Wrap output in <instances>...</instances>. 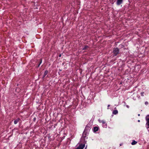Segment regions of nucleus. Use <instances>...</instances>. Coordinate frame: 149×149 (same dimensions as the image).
<instances>
[{
	"mask_svg": "<svg viewBox=\"0 0 149 149\" xmlns=\"http://www.w3.org/2000/svg\"><path fill=\"white\" fill-rule=\"evenodd\" d=\"M144 93V92H142L141 93V95L142 96H144L143 94Z\"/></svg>",
	"mask_w": 149,
	"mask_h": 149,
	"instance_id": "obj_12",
	"label": "nucleus"
},
{
	"mask_svg": "<svg viewBox=\"0 0 149 149\" xmlns=\"http://www.w3.org/2000/svg\"><path fill=\"white\" fill-rule=\"evenodd\" d=\"M145 104L146 105H147L148 104V103L147 101H146L145 102Z\"/></svg>",
	"mask_w": 149,
	"mask_h": 149,
	"instance_id": "obj_14",
	"label": "nucleus"
},
{
	"mask_svg": "<svg viewBox=\"0 0 149 149\" xmlns=\"http://www.w3.org/2000/svg\"><path fill=\"white\" fill-rule=\"evenodd\" d=\"M61 54H60L59 55V57H61Z\"/></svg>",
	"mask_w": 149,
	"mask_h": 149,
	"instance_id": "obj_23",
	"label": "nucleus"
},
{
	"mask_svg": "<svg viewBox=\"0 0 149 149\" xmlns=\"http://www.w3.org/2000/svg\"><path fill=\"white\" fill-rule=\"evenodd\" d=\"M138 116H140V114H138Z\"/></svg>",
	"mask_w": 149,
	"mask_h": 149,
	"instance_id": "obj_25",
	"label": "nucleus"
},
{
	"mask_svg": "<svg viewBox=\"0 0 149 149\" xmlns=\"http://www.w3.org/2000/svg\"><path fill=\"white\" fill-rule=\"evenodd\" d=\"M118 113V111L117 110H114L112 112V113L114 115H116Z\"/></svg>",
	"mask_w": 149,
	"mask_h": 149,
	"instance_id": "obj_9",
	"label": "nucleus"
},
{
	"mask_svg": "<svg viewBox=\"0 0 149 149\" xmlns=\"http://www.w3.org/2000/svg\"><path fill=\"white\" fill-rule=\"evenodd\" d=\"M124 103L125 104V105H124V106H125L127 108H129V107H130L129 106V105H126V103H125V102H124Z\"/></svg>",
	"mask_w": 149,
	"mask_h": 149,
	"instance_id": "obj_11",
	"label": "nucleus"
},
{
	"mask_svg": "<svg viewBox=\"0 0 149 149\" xmlns=\"http://www.w3.org/2000/svg\"><path fill=\"white\" fill-rule=\"evenodd\" d=\"M123 145L122 143H121L120 144V146H121Z\"/></svg>",
	"mask_w": 149,
	"mask_h": 149,
	"instance_id": "obj_20",
	"label": "nucleus"
},
{
	"mask_svg": "<svg viewBox=\"0 0 149 149\" xmlns=\"http://www.w3.org/2000/svg\"><path fill=\"white\" fill-rule=\"evenodd\" d=\"M87 47H88V46H84V49H85L87 48Z\"/></svg>",
	"mask_w": 149,
	"mask_h": 149,
	"instance_id": "obj_17",
	"label": "nucleus"
},
{
	"mask_svg": "<svg viewBox=\"0 0 149 149\" xmlns=\"http://www.w3.org/2000/svg\"><path fill=\"white\" fill-rule=\"evenodd\" d=\"M42 59H40V64L38 65V66L40 65L41 64V63H42Z\"/></svg>",
	"mask_w": 149,
	"mask_h": 149,
	"instance_id": "obj_15",
	"label": "nucleus"
},
{
	"mask_svg": "<svg viewBox=\"0 0 149 149\" xmlns=\"http://www.w3.org/2000/svg\"><path fill=\"white\" fill-rule=\"evenodd\" d=\"M119 49L118 48H114L113 50V54L114 56H116L119 53Z\"/></svg>",
	"mask_w": 149,
	"mask_h": 149,
	"instance_id": "obj_3",
	"label": "nucleus"
},
{
	"mask_svg": "<svg viewBox=\"0 0 149 149\" xmlns=\"http://www.w3.org/2000/svg\"><path fill=\"white\" fill-rule=\"evenodd\" d=\"M146 126H149V115L146 116Z\"/></svg>",
	"mask_w": 149,
	"mask_h": 149,
	"instance_id": "obj_4",
	"label": "nucleus"
},
{
	"mask_svg": "<svg viewBox=\"0 0 149 149\" xmlns=\"http://www.w3.org/2000/svg\"><path fill=\"white\" fill-rule=\"evenodd\" d=\"M86 143V141H85L84 140V147H85V143Z\"/></svg>",
	"mask_w": 149,
	"mask_h": 149,
	"instance_id": "obj_18",
	"label": "nucleus"
},
{
	"mask_svg": "<svg viewBox=\"0 0 149 149\" xmlns=\"http://www.w3.org/2000/svg\"><path fill=\"white\" fill-rule=\"evenodd\" d=\"M133 99L134 100H136V99L134 98V97H133Z\"/></svg>",
	"mask_w": 149,
	"mask_h": 149,
	"instance_id": "obj_22",
	"label": "nucleus"
},
{
	"mask_svg": "<svg viewBox=\"0 0 149 149\" xmlns=\"http://www.w3.org/2000/svg\"><path fill=\"white\" fill-rule=\"evenodd\" d=\"M91 127V125L89 124H88L86 126L84 129V135H85L86 136L88 135Z\"/></svg>",
	"mask_w": 149,
	"mask_h": 149,
	"instance_id": "obj_1",
	"label": "nucleus"
},
{
	"mask_svg": "<svg viewBox=\"0 0 149 149\" xmlns=\"http://www.w3.org/2000/svg\"><path fill=\"white\" fill-rule=\"evenodd\" d=\"M98 122L102 123V126L103 128H107V124L105 121L104 120H101L100 119L98 120Z\"/></svg>",
	"mask_w": 149,
	"mask_h": 149,
	"instance_id": "obj_2",
	"label": "nucleus"
},
{
	"mask_svg": "<svg viewBox=\"0 0 149 149\" xmlns=\"http://www.w3.org/2000/svg\"><path fill=\"white\" fill-rule=\"evenodd\" d=\"M87 145H86V147L85 148H84V149H86L87 147Z\"/></svg>",
	"mask_w": 149,
	"mask_h": 149,
	"instance_id": "obj_19",
	"label": "nucleus"
},
{
	"mask_svg": "<svg viewBox=\"0 0 149 149\" xmlns=\"http://www.w3.org/2000/svg\"><path fill=\"white\" fill-rule=\"evenodd\" d=\"M99 129V127H98L95 126L93 127V131L94 132H95L97 131Z\"/></svg>",
	"mask_w": 149,
	"mask_h": 149,
	"instance_id": "obj_5",
	"label": "nucleus"
},
{
	"mask_svg": "<svg viewBox=\"0 0 149 149\" xmlns=\"http://www.w3.org/2000/svg\"><path fill=\"white\" fill-rule=\"evenodd\" d=\"M146 127L147 128V129L148 130V131L149 132V126H146Z\"/></svg>",
	"mask_w": 149,
	"mask_h": 149,
	"instance_id": "obj_13",
	"label": "nucleus"
},
{
	"mask_svg": "<svg viewBox=\"0 0 149 149\" xmlns=\"http://www.w3.org/2000/svg\"><path fill=\"white\" fill-rule=\"evenodd\" d=\"M20 119L19 118H18L16 120H15L14 121V123L15 124H17L18 122L20 120Z\"/></svg>",
	"mask_w": 149,
	"mask_h": 149,
	"instance_id": "obj_7",
	"label": "nucleus"
},
{
	"mask_svg": "<svg viewBox=\"0 0 149 149\" xmlns=\"http://www.w3.org/2000/svg\"><path fill=\"white\" fill-rule=\"evenodd\" d=\"M138 122H140V120H138Z\"/></svg>",
	"mask_w": 149,
	"mask_h": 149,
	"instance_id": "obj_24",
	"label": "nucleus"
},
{
	"mask_svg": "<svg viewBox=\"0 0 149 149\" xmlns=\"http://www.w3.org/2000/svg\"><path fill=\"white\" fill-rule=\"evenodd\" d=\"M123 0H117L116 1V4L118 5H119L123 3Z\"/></svg>",
	"mask_w": 149,
	"mask_h": 149,
	"instance_id": "obj_6",
	"label": "nucleus"
},
{
	"mask_svg": "<svg viewBox=\"0 0 149 149\" xmlns=\"http://www.w3.org/2000/svg\"><path fill=\"white\" fill-rule=\"evenodd\" d=\"M137 143V142L135 141L134 140H132V142L131 143V144L134 145L136 144Z\"/></svg>",
	"mask_w": 149,
	"mask_h": 149,
	"instance_id": "obj_8",
	"label": "nucleus"
},
{
	"mask_svg": "<svg viewBox=\"0 0 149 149\" xmlns=\"http://www.w3.org/2000/svg\"><path fill=\"white\" fill-rule=\"evenodd\" d=\"M110 106V105L109 104L107 106V109H109V107Z\"/></svg>",
	"mask_w": 149,
	"mask_h": 149,
	"instance_id": "obj_16",
	"label": "nucleus"
},
{
	"mask_svg": "<svg viewBox=\"0 0 149 149\" xmlns=\"http://www.w3.org/2000/svg\"><path fill=\"white\" fill-rule=\"evenodd\" d=\"M137 97H138V98H140V96L139 95H137Z\"/></svg>",
	"mask_w": 149,
	"mask_h": 149,
	"instance_id": "obj_21",
	"label": "nucleus"
},
{
	"mask_svg": "<svg viewBox=\"0 0 149 149\" xmlns=\"http://www.w3.org/2000/svg\"><path fill=\"white\" fill-rule=\"evenodd\" d=\"M86 136H84V139L86 138Z\"/></svg>",
	"mask_w": 149,
	"mask_h": 149,
	"instance_id": "obj_26",
	"label": "nucleus"
},
{
	"mask_svg": "<svg viewBox=\"0 0 149 149\" xmlns=\"http://www.w3.org/2000/svg\"><path fill=\"white\" fill-rule=\"evenodd\" d=\"M48 71L47 70H46L44 72L43 75V77H44L48 74Z\"/></svg>",
	"mask_w": 149,
	"mask_h": 149,
	"instance_id": "obj_10",
	"label": "nucleus"
}]
</instances>
